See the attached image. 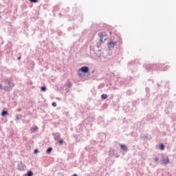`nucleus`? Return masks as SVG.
Returning a JSON list of instances; mask_svg holds the SVG:
<instances>
[{
    "mask_svg": "<svg viewBox=\"0 0 176 176\" xmlns=\"http://www.w3.org/2000/svg\"><path fill=\"white\" fill-rule=\"evenodd\" d=\"M73 176H78V175H76V174H74V175H73Z\"/></svg>",
    "mask_w": 176,
    "mask_h": 176,
    "instance_id": "obj_21",
    "label": "nucleus"
},
{
    "mask_svg": "<svg viewBox=\"0 0 176 176\" xmlns=\"http://www.w3.org/2000/svg\"><path fill=\"white\" fill-rule=\"evenodd\" d=\"M154 160H155V162H159V158H157V157H155L154 158Z\"/></svg>",
    "mask_w": 176,
    "mask_h": 176,
    "instance_id": "obj_17",
    "label": "nucleus"
},
{
    "mask_svg": "<svg viewBox=\"0 0 176 176\" xmlns=\"http://www.w3.org/2000/svg\"><path fill=\"white\" fill-rule=\"evenodd\" d=\"M0 90H2V85L0 84Z\"/></svg>",
    "mask_w": 176,
    "mask_h": 176,
    "instance_id": "obj_18",
    "label": "nucleus"
},
{
    "mask_svg": "<svg viewBox=\"0 0 176 176\" xmlns=\"http://www.w3.org/2000/svg\"><path fill=\"white\" fill-rule=\"evenodd\" d=\"M52 151H53V148L52 147H50L47 150V155H50V153L52 152Z\"/></svg>",
    "mask_w": 176,
    "mask_h": 176,
    "instance_id": "obj_8",
    "label": "nucleus"
},
{
    "mask_svg": "<svg viewBox=\"0 0 176 176\" xmlns=\"http://www.w3.org/2000/svg\"><path fill=\"white\" fill-rule=\"evenodd\" d=\"M31 2H34V3H36L38 2V0H29Z\"/></svg>",
    "mask_w": 176,
    "mask_h": 176,
    "instance_id": "obj_15",
    "label": "nucleus"
},
{
    "mask_svg": "<svg viewBox=\"0 0 176 176\" xmlns=\"http://www.w3.org/2000/svg\"><path fill=\"white\" fill-rule=\"evenodd\" d=\"M63 143H64V141L63 140H59L60 145H63Z\"/></svg>",
    "mask_w": 176,
    "mask_h": 176,
    "instance_id": "obj_14",
    "label": "nucleus"
},
{
    "mask_svg": "<svg viewBox=\"0 0 176 176\" xmlns=\"http://www.w3.org/2000/svg\"><path fill=\"white\" fill-rule=\"evenodd\" d=\"M98 36H100V42H105L107 41V33L105 32H100L98 34Z\"/></svg>",
    "mask_w": 176,
    "mask_h": 176,
    "instance_id": "obj_3",
    "label": "nucleus"
},
{
    "mask_svg": "<svg viewBox=\"0 0 176 176\" xmlns=\"http://www.w3.org/2000/svg\"><path fill=\"white\" fill-rule=\"evenodd\" d=\"M1 115H2V116H6V115H8V111H3L1 113Z\"/></svg>",
    "mask_w": 176,
    "mask_h": 176,
    "instance_id": "obj_11",
    "label": "nucleus"
},
{
    "mask_svg": "<svg viewBox=\"0 0 176 176\" xmlns=\"http://www.w3.org/2000/svg\"><path fill=\"white\" fill-rule=\"evenodd\" d=\"M37 152H38L37 149L34 150V153H36Z\"/></svg>",
    "mask_w": 176,
    "mask_h": 176,
    "instance_id": "obj_19",
    "label": "nucleus"
},
{
    "mask_svg": "<svg viewBox=\"0 0 176 176\" xmlns=\"http://www.w3.org/2000/svg\"><path fill=\"white\" fill-rule=\"evenodd\" d=\"M8 86L4 87V90H6V91H10V90L14 87V84L10 81H8Z\"/></svg>",
    "mask_w": 176,
    "mask_h": 176,
    "instance_id": "obj_2",
    "label": "nucleus"
},
{
    "mask_svg": "<svg viewBox=\"0 0 176 176\" xmlns=\"http://www.w3.org/2000/svg\"><path fill=\"white\" fill-rule=\"evenodd\" d=\"M116 45V42H113V41H112V42H110V43H109V45H108V46H109V49H113V47H115V46Z\"/></svg>",
    "mask_w": 176,
    "mask_h": 176,
    "instance_id": "obj_5",
    "label": "nucleus"
},
{
    "mask_svg": "<svg viewBox=\"0 0 176 176\" xmlns=\"http://www.w3.org/2000/svg\"><path fill=\"white\" fill-rule=\"evenodd\" d=\"M32 175H33L32 171H29L28 173V176H32Z\"/></svg>",
    "mask_w": 176,
    "mask_h": 176,
    "instance_id": "obj_12",
    "label": "nucleus"
},
{
    "mask_svg": "<svg viewBox=\"0 0 176 176\" xmlns=\"http://www.w3.org/2000/svg\"><path fill=\"white\" fill-rule=\"evenodd\" d=\"M170 163V160L168 159V156L163 155L162 160V164H168Z\"/></svg>",
    "mask_w": 176,
    "mask_h": 176,
    "instance_id": "obj_4",
    "label": "nucleus"
},
{
    "mask_svg": "<svg viewBox=\"0 0 176 176\" xmlns=\"http://www.w3.org/2000/svg\"><path fill=\"white\" fill-rule=\"evenodd\" d=\"M52 107H57V103L53 102V103L52 104Z\"/></svg>",
    "mask_w": 176,
    "mask_h": 176,
    "instance_id": "obj_16",
    "label": "nucleus"
},
{
    "mask_svg": "<svg viewBox=\"0 0 176 176\" xmlns=\"http://www.w3.org/2000/svg\"><path fill=\"white\" fill-rule=\"evenodd\" d=\"M21 56L18 57V60H21Z\"/></svg>",
    "mask_w": 176,
    "mask_h": 176,
    "instance_id": "obj_20",
    "label": "nucleus"
},
{
    "mask_svg": "<svg viewBox=\"0 0 176 176\" xmlns=\"http://www.w3.org/2000/svg\"><path fill=\"white\" fill-rule=\"evenodd\" d=\"M108 96L107 94H102L101 96V98H102L103 100H107Z\"/></svg>",
    "mask_w": 176,
    "mask_h": 176,
    "instance_id": "obj_9",
    "label": "nucleus"
},
{
    "mask_svg": "<svg viewBox=\"0 0 176 176\" xmlns=\"http://www.w3.org/2000/svg\"><path fill=\"white\" fill-rule=\"evenodd\" d=\"M41 91H46V87H41Z\"/></svg>",
    "mask_w": 176,
    "mask_h": 176,
    "instance_id": "obj_13",
    "label": "nucleus"
},
{
    "mask_svg": "<svg viewBox=\"0 0 176 176\" xmlns=\"http://www.w3.org/2000/svg\"><path fill=\"white\" fill-rule=\"evenodd\" d=\"M36 130H38V126H34L30 129L31 133H34Z\"/></svg>",
    "mask_w": 176,
    "mask_h": 176,
    "instance_id": "obj_6",
    "label": "nucleus"
},
{
    "mask_svg": "<svg viewBox=\"0 0 176 176\" xmlns=\"http://www.w3.org/2000/svg\"><path fill=\"white\" fill-rule=\"evenodd\" d=\"M120 148L122 151H127V147L124 144H120Z\"/></svg>",
    "mask_w": 176,
    "mask_h": 176,
    "instance_id": "obj_7",
    "label": "nucleus"
},
{
    "mask_svg": "<svg viewBox=\"0 0 176 176\" xmlns=\"http://www.w3.org/2000/svg\"><path fill=\"white\" fill-rule=\"evenodd\" d=\"M80 72H82L83 74H86L89 72V67L87 66H83L80 67V69L78 70V74L80 76H82V74H80Z\"/></svg>",
    "mask_w": 176,
    "mask_h": 176,
    "instance_id": "obj_1",
    "label": "nucleus"
},
{
    "mask_svg": "<svg viewBox=\"0 0 176 176\" xmlns=\"http://www.w3.org/2000/svg\"><path fill=\"white\" fill-rule=\"evenodd\" d=\"M160 149H161V151H164V144H161L160 145Z\"/></svg>",
    "mask_w": 176,
    "mask_h": 176,
    "instance_id": "obj_10",
    "label": "nucleus"
},
{
    "mask_svg": "<svg viewBox=\"0 0 176 176\" xmlns=\"http://www.w3.org/2000/svg\"><path fill=\"white\" fill-rule=\"evenodd\" d=\"M110 35H112V32H110Z\"/></svg>",
    "mask_w": 176,
    "mask_h": 176,
    "instance_id": "obj_22",
    "label": "nucleus"
}]
</instances>
